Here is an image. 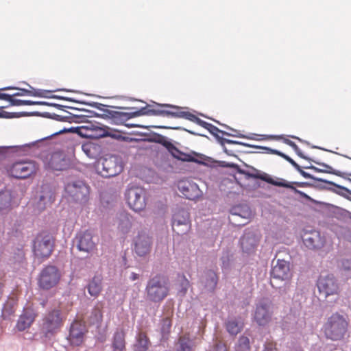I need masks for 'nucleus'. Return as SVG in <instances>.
Here are the masks:
<instances>
[{
    "label": "nucleus",
    "instance_id": "obj_1",
    "mask_svg": "<svg viewBox=\"0 0 351 351\" xmlns=\"http://www.w3.org/2000/svg\"><path fill=\"white\" fill-rule=\"evenodd\" d=\"M169 290V278L163 274H157L147 282L145 287L147 300L154 303H160L168 296Z\"/></svg>",
    "mask_w": 351,
    "mask_h": 351
},
{
    "label": "nucleus",
    "instance_id": "obj_12",
    "mask_svg": "<svg viewBox=\"0 0 351 351\" xmlns=\"http://www.w3.org/2000/svg\"><path fill=\"white\" fill-rule=\"evenodd\" d=\"M36 171L34 162L31 161H18L14 162L10 169V175L16 179H26Z\"/></svg>",
    "mask_w": 351,
    "mask_h": 351
},
{
    "label": "nucleus",
    "instance_id": "obj_5",
    "mask_svg": "<svg viewBox=\"0 0 351 351\" xmlns=\"http://www.w3.org/2000/svg\"><path fill=\"white\" fill-rule=\"evenodd\" d=\"M99 174L104 178H110L119 175L123 169L122 158L117 155H111L100 158L95 165Z\"/></svg>",
    "mask_w": 351,
    "mask_h": 351
},
{
    "label": "nucleus",
    "instance_id": "obj_48",
    "mask_svg": "<svg viewBox=\"0 0 351 351\" xmlns=\"http://www.w3.org/2000/svg\"><path fill=\"white\" fill-rule=\"evenodd\" d=\"M67 113L69 114V116H61V115L57 114L56 113H52L53 119L58 121H61V122L71 123L72 121H75L74 120L75 119H77V118L80 117V116L73 114L69 112H67Z\"/></svg>",
    "mask_w": 351,
    "mask_h": 351
},
{
    "label": "nucleus",
    "instance_id": "obj_41",
    "mask_svg": "<svg viewBox=\"0 0 351 351\" xmlns=\"http://www.w3.org/2000/svg\"><path fill=\"white\" fill-rule=\"evenodd\" d=\"M171 327V321L169 317L163 318L160 323V332L162 339H167Z\"/></svg>",
    "mask_w": 351,
    "mask_h": 351
},
{
    "label": "nucleus",
    "instance_id": "obj_10",
    "mask_svg": "<svg viewBox=\"0 0 351 351\" xmlns=\"http://www.w3.org/2000/svg\"><path fill=\"white\" fill-rule=\"evenodd\" d=\"M33 250L38 258H49L53 250L52 236L50 234L38 235L34 241Z\"/></svg>",
    "mask_w": 351,
    "mask_h": 351
},
{
    "label": "nucleus",
    "instance_id": "obj_62",
    "mask_svg": "<svg viewBox=\"0 0 351 351\" xmlns=\"http://www.w3.org/2000/svg\"><path fill=\"white\" fill-rule=\"evenodd\" d=\"M36 105L52 106V107L56 108V103H50V102H47V101H36Z\"/></svg>",
    "mask_w": 351,
    "mask_h": 351
},
{
    "label": "nucleus",
    "instance_id": "obj_49",
    "mask_svg": "<svg viewBox=\"0 0 351 351\" xmlns=\"http://www.w3.org/2000/svg\"><path fill=\"white\" fill-rule=\"evenodd\" d=\"M284 143H286L287 145H289L290 147H291L292 149L295 151V152L299 157H300L303 159L307 160H311V158H310L309 157L304 156L303 154L301 149L293 141H292L289 139L285 138L284 140Z\"/></svg>",
    "mask_w": 351,
    "mask_h": 351
},
{
    "label": "nucleus",
    "instance_id": "obj_15",
    "mask_svg": "<svg viewBox=\"0 0 351 351\" xmlns=\"http://www.w3.org/2000/svg\"><path fill=\"white\" fill-rule=\"evenodd\" d=\"M48 168L53 171H64L70 166V160L62 152H55L47 162Z\"/></svg>",
    "mask_w": 351,
    "mask_h": 351
},
{
    "label": "nucleus",
    "instance_id": "obj_24",
    "mask_svg": "<svg viewBox=\"0 0 351 351\" xmlns=\"http://www.w3.org/2000/svg\"><path fill=\"white\" fill-rule=\"evenodd\" d=\"M36 317V314L32 309H25L19 317L16 324V328L20 332L29 328L34 323Z\"/></svg>",
    "mask_w": 351,
    "mask_h": 351
},
{
    "label": "nucleus",
    "instance_id": "obj_35",
    "mask_svg": "<svg viewBox=\"0 0 351 351\" xmlns=\"http://www.w3.org/2000/svg\"><path fill=\"white\" fill-rule=\"evenodd\" d=\"M102 277L101 275L95 276L91 282H89V294L97 296L102 289Z\"/></svg>",
    "mask_w": 351,
    "mask_h": 351
},
{
    "label": "nucleus",
    "instance_id": "obj_22",
    "mask_svg": "<svg viewBox=\"0 0 351 351\" xmlns=\"http://www.w3.org/2000/svg\"><path fill=\"white\" fill-rule=\"evenodd\" d=\"M240 244L243 252L250 254L255 251L258 239L254 232L245 231L240 239Z\"/></svg>",
    "mask_w": 351,
    "mask_h": 351
},
{
    "label": "nucleus",
    "instance_id": "obj_58",
    "mask_svg": "<svg viewBox=\"0 0 351 351\" xmlns=\"http://www.w3.org/2000/svg\"><path fill=\"white\" fill-rule=\"evenodd\" d=\"M262 351H278L276 343L272 342L267 343L264 345Z\"/></svg>",
    "mask_w": 351,
    "mask_h": 351
},
{
    "label": "nucleus",
    "instance_id": "obj_18",
    "mask_svg": "<svg viewBox=\"0 0 351 351\" xmlns=\"http://www.w3.org/2000/svg\"><path fill=\"white\" fill-rule=\"evenodd\" d=\"M67 339L73 346H80L84 339V326L77 321L73 322L70 326Z\"/></svg>",
    "mask_w": 351,
    "mask_h": 351
},
{
    "label": "nucleus",
    "instance_id": "obj_45",
    "mask_svg": "<svg viewBox=\"0 0 351 351\" xmlns=\"http://www.w3.org/2000/svg\"><path fill=\"white\" fill-rule=\"evenodd\" d=\"M341 271L346 278H351V259H343L341 261Z\"/></svg>",
    "mask_w": 351,
    "mask_h": 351
},
{
    "label": "nucleus",
    "instance_id": "obj_8",
    "mask_svg": "<svg viewBox=\"0 0 351 351\" xmlns=\"http://www.w3.org/2000/svg\"><path fill=\"white\" fill-rule=\"evenodd\" d=\"M129 207L135 212H139L146 206V191L141 187H128L125 193Z\"/></svg>",
    "mask_w": 351,
    "mask_h": 351
},
{
    "label": "nucleus",
    "instance_id": "obj_64",
    "mask_svg": "<svg viewBox=\"0 0 351 351\" xmlns=\"http://www.w3.org/2000/svg\"><path fill=\"white\" fill-rule=\"evenodd\" d=\"M263 148L266 149V150H267V151H269V152H271L272 154H277V155H278V156H281L282 158H283V156L286 155L285 154H284V153H282V152H280L278 150H276V149H272L268 148V147H263Z\"/></svg>",
    "mask_w": 351,
    "mask_h": 351
},
{
    "label": "nucleus",
    "instance_id": "obj_56",
    "mask_svg": "<svg viewBox=\"0 0 351 351\" xmlns=\"http://www.w3.org/2000/svg\"><path fill=\"white\" fill-rule=\"evenodd\" d=\"M49 98L57 99H60V100H65V101H72V102H75V103H80V101H77V100L75 99L74 98L60 96V95H50Z\"/></svg>",
    "mask_w": 351,
    "mask_h": 351
},
{
    "label": "nucleus",
    "instance_id": "obj_37",
    "mask_svg": "<svg viewBox=\"0 0 351 351\" xmlns=\"http://www.w3.org/2000/svg\"><path fill=\"white\" fill-rule=\"evenodd\" d=\"M226 330L232 335H236L242 330L243 323L235 319H229L226 324Z\"/></svg>",
    "mask_w": 351,
    "mask_h": 351
},
{
    "label": "nucleus",
    "instance_id": "obj_55",
    "mask_svg": "<svg viewBox=\"0 0 351 351\" xmlns=\"http://www.w3.org/2000/svg\"><path fill=\"white\" fill-rule=\"evenodd\" d=\"M222 141H223L224 145L226 143H228V144H234V145H243L245 147H257L256 146L251 145L248 143H243V142H240V141H234V140H230V139H228V138H224Z\"/></svg>",
    "mask_w": 351,
    "mask_h": 351
},
{
    "label": "nucleus",
    "instance_id": "obj_36",
    "mask_svg": "<svg viewBox=\"0 0 351 351\" xmlns=\"http://www.w3.org/2000/svg\"><path fill=\"white\" fill-rule=\"evenodd\" d=\"M230 213L232 216L240 217L245 220L251 216V210L246 205H239L232 207L230 210Z\"/></svg>",
    "mask_w": 351,
    "mask_h": 351
},
{
    "label": "nucleus",
    "instance_id": "obj_3",
    "mask_svg": "<svg viewBox=\"0 0 351 351\" xmlns=\"http://www.w3.org/2000/svg\"><path fill=\"white\" fill-rule=\"evenodd\" d=\"M223 167H232L237 171V173L244 175L246 179L250 178H256L263 180L269 184H273L277 186H282L288 189H293L295 193L300 194L302 196H306V195L292 186L291 182H288L283 179H280V181H275L272 178L270 177L269 175L265 172H261V171L252 167V172H250L248 171L244 170L241 169L238 165L234 163H226ZM293 184L297 185L298 186H307L308 184L307 182H293Z\"/></svg>",
    "mask_w": 351,
    "mask_h": 351
},
{
    "label": "nucleus",
    "instance_id": "obj_31",
    "mask_svg": "<svg viewBox=\"0 0 351 351\" xmlns=\"http://www.w3.org/2000/svg\"><path fill=\"white\" fill-rule=\"evenodd\" d=\"M125 332L123 328H118L113 335L112 347L113 351H123L125 348Z\"/></svg>",
    "mask_w": 351,
    "mask_h": 351
},
{
    "label": "nucleus",
    "instance_id": "obj_25",
    "mask_svg": "<svg viewBox=\"0 0 351 351\" xmlns=\"http://www.w3.org/2000/svg\"><path fill=\"white\" fill-rule=\"evenodd\" d=\"M162 106H166L168 108L176 109V111L162 110V111L158 112L159 113H161L162 116L184 118V119H186L189 120L193 122H195V120L197 118V117L195 115L193 114L192 113H191L189 112L180 110V108H179L176 106L165 104V105H162Z\"/></svg>",
    "mask_w": 351,
    "mask_h": 351
},
{
    "label": "nucleus",
    "instance_id": "obj_46",
    "mask_svg": "<svg viewBox=\"0 0 351 351\" xmlns=\"http://www.w3.org/2000/svg\"><path fill=\"white\" fill-rule=\"evenodd\" d=\"M207 130L212 134H216V133H221L222 136H232L236 137H241V138H247L243 134H230V133L219 130L217 127L213 125V124H210ZM248 138H251L250 137H247Z\"/></svg>",
    "mask_w": 351,
    "mask_h": 351
},
{
    "label": "nucleus",
    "instance_id": "obj_27",
    "mask_svg": "<svg viewBox=\"0 0 351 351\" xmlns=\"http://www.w3.org/2000/svg\"><path fill=\"white\" fill-rule=\"evenodd\" d=\"M200 282L205 289L213 292L218 282V276L214 271L207 270L202 276Z\"/></svg>",
    "mask_w": 351,
    "mask_h": 351
},
{
    "label": "nucleus",
    "instance_id": "obj_30",
    "mask_svg": "<svg viewBox=\"0 0 351 351\" xmlns=\"http://www.w3.org/2000/svg\"><path fill=\"white\" fill-rule=\"evenodd\" d=\"M118 229L123 234L130 232L132 224V217L125 211L120 212L117 216Z\"/></svg>",
    "mask_w": 351,
    "mask_h": 351
},
{
    "label": "nucleus",
    "instance_id": "obj_14",
    "mask_svg": "<svg viewBox=\"0 0 351 351\" xmlns=\"http://www.w3.org/2000/svg\"><path fill=\"white\" fill-rule=\"evenodd\" d=\"M160 111H162V110L147 109V108H141L139 110L132 112L112 111L111 112H108V114L112 117V119L119 120H128L129 119L138 117L141 115H161V113L158 112Z\"/></svg>",
    "mask_w": 351,
    "mask_h": 351
},
{
    "label": "nucleus",
    "instance_id": "obj_53",
    "mask_svg": "<svg viewBox=\"0 0 351 351\" xmlns=\"http://www.w3.org/2000/svg\"><path fill=\"white\" fill-rule=\"evenodd\" d=\"M189 287V281L184 278L180 284V289L178 291V294L180 297H184Z\"/></svg>",
    "mask_w": 351,
    "mask_h": 351
},
{
    "label": "nucleus",
    "instance_id": "obj_13",
    "mask_svg": "<svg viewBox=\"0 0 351 351\" xmlns=\"http://www.w3.org/2000/svg\"><path fill=\"white\" fill-rule=\"evenodd\" d=\"M86 189L85 182L80 180L68 182L64 186L66 193L75 202L82 199L84 197V191Z\"/></svg>",
    "mask_w": 351,
    "mask_h": 351
},
{
    "label": "nucleus",
    "instance_id": "obj_29",
    "mask_svg": "<svg viewBox=\"0 0 351 351\" xmlns=\"http://www.w3.org/2000/svg\"><path fill=\"white\" fill-rule=\"evenodd\" d=\"M195 346L194 339H191L189 334H185L178 339L176 351H193Z\"/></svg>",
    "mask_w": 351,
    "mask_h": 351
},
{
    "label": "nucleus",
    "instance_id": "obj_32",
    "mask_svg": "<svg viewBox=\"0 0 351 351\" xmlns=\"http://www.w3.org/2000/svg\"><path fill=\"white\" fill-rule=\"evenodd\" d=\"M89 107H94L98 110L99 112H95V110H92L89 109V118L90 117H101V118H111L108 112H111L112 110H110L106 107L108 106L104 105L100 103L94 102L89 101Z\"/></svg>",
    "mask_w": 351,
    "mask_h": 351
},
{
    "label": "nucleus",
    "instance_id": "obj_47",
    "mask_svg": "<svg viewBox=\"0 0 351 351\" xmlns=\"http://www.w3.org/2000/svg\"><path fill=\"white\" fill-rule=\"evenodd\" d=\"M335 214L339 220L343 221L345 222L351 221V212L344 208L338 207L336 210Z\"/></svg>",
    "mask_w": 351,
    "mask_h": 351
},
{
    "label": "nucleus",
    "instance_id": "obj_51",
    "mask_svg": "<svg viewBox=\"0 0 351 351\" xmlns=\"http://www.w3.org/2000/svg\"><path fill=\"white\" fill-rule=\"evenodd\" d=\"M87 255L84 257L75 256L73 261L72 264L75 267V269H77V267H79V269H82L83 267H86L87 265Z\"/></svg>",
    "mask_w": 351,
    "mask_h": 351
},
{
    "label": "nucleus",
    "instance_id": "obj_42",
    "mask_svg": "<svg viewBox=\"0 0 351 351\" xmlns=\"http://www.w3.org/2000/svg\"><path fill=\"white\" fill-rule=\"evenodd\" d=\"M11 195L8 191H0V211L10 207Z\"/></svg>",
    "mask_w": 351,
    "mask_h": 351
},
{
    "label": "nucleus",
    "instance_id": "obj_33",
    "mask_svg": "<svg viewBox=\"0 0 351 351\" xmlns=\"http://www.w3.org/2000/svg\"><path fill=\"white\" fill-rule=\"evenodd\" d=\"M232 253L228 248L223 249L220 258L221 267L223 272H228L231 268Z\"/></svg>",
    "mask_w": 351,
    "mask_h": 351
},
{
    "label": "nucleus",
    "instance_id": "obj_50",
    "mask_svg": "<svg viewBox=\"0 0 351 351\" xmlns=\"http://www.w3.org/2000/svg\"><path fill=\"white\" fill-rule=\"evenodd\" d=\"M153 141L158 143L159 144H161L163 145L168 151L170 149L171 146L173 145V143L169 141V139L161 134H156L154 138L153 139Z\"/></svg>",
    "mask_w": 351,
    "mask_h": 351
},
{
    "label": "nucleus",
    "instance_id": "obj_57",
    "mask_svg": "<svg viewBox=\"0 0 351 351\" xmlns=\"http://www.w3.org/2000/svg\"><path fill=\"white\" fill-rule=\"evenodd\" d=\"M31 117L32 116H37L42 117L44 118L51 119H53L52 113L48 112H30Z\"/></svg>",
    "mask_w": 351,
    "mask_h": 351
},
{
    "label": "nucleus",
    "instance_id": "obj_21",
    "mask_svg": "<svg viewBox=\"0 0 351 351\" xmlns=\"http://www.w3.org/2000/svg\"><path fill=\"white\" fill-rule=\"evenodd\" d=\"M169 152L171 155L181 161L184 162H194L197 164H205L204 162L199 160L197 158H195L194 156H198L200 158H203L205 157L204 155L198 154L195 152H191V153H184L178 149L173 144L169 150Z\"/></svg>",
    "mask_w": 351,
    "mask_h": 351
},
{
    "label": "nucleus",
    "instance_id": "obj_59",
    "mask_svg": "<svg viewBox=\"0 0 351 351\" xmlns=\"http://www.w3.org/2000/svg\"><path fill=\"white\" fill-rule=\"evenodd\" d=\"M79 128H81L82 130L76 131L75 133L82 137L88 138V126H82Z\"/></svg>",
    "mask_w": 351,
    "mask_h": 351
},
{
    "label": "nucleus",
    "instance_id": "obj_23",
    "mask_svg": "<svg viewBox=\"0 0 351 351\" xmlns=\"http://www.w3.org/2000/svg\"><path fill=\"white\" fill-rule=\"evenodd\" d=\"M298 169H295L300 173L301 176H302L304 178H307V179H311V180H315V181H318V182H324V183H326V184H330V185H332L338 189H339L341 191H336L335 189H330V190H331L332 191L336 193L338 195H340L344 197H346L348 198V199H350L349 197H348L346 196V195L342 191H345L349 194L351 195V191L350 189H348V188L345 187V186H341V185H339L337 184H335V182H331V181H328V180H326L325 179H323V178H317L306 171H304V170L302 169L301 167L299 165ZM351 200V199H350Z\"/></svg>",
    "mask_w": 351,
    "mask_h": 351
},
{
    "label": "nucleus",
    "instance_id": "obj_40",
    "mask_svg": "<svg viewBox=\"0 0 351 351\" xmlns=\"http://www.w3.org/2000/svg\"><path fill=\"white\" fill-rule=\"evenodd\" d=\"M311 161H313L315 164L324 167L325 168L324 169V173L333 174V175H335V176L343 178H345L346 175L348 176L349 173H344V172H341L340 171L334 169L331 166H330V165H327V164H326L324 162H318L317 160H312V159H311Z\"/></svg>",
    "mask_w": 351,
    "mask_h": 351
},
{
    "label": "nucleus",
    "instance_id": "obj_34",
    "mask_svg": "<svg viewBox=\"0 0 351 351\" xmlns=\"http://www.w3.org/2000/svg\"><path fill=\"white\" fill-rule=\"evenodd\" d=\"M136 339L134 351H147L149 348V341L146 335L143 332H139Z\"/></svg>",
    "mask_w": 351,
    "mask_h": 351
},
{
    "label": "nucleus",
    "instance_id": "obj_28",
    "mask_svg": "<svg viewBox=\"0 0 351 351\" xmlns=\"http://www.w3.org/2000/svg\"><path fill=\"white\" fill-rule=\"evenodd\" d=\"M107 127H105L99 123H93L89 121V139H98L106 136H113L112 134L109 133L107 130Z\"/></svg>",
    "mask_w": 351,
    "mask_h": 351
},
{
    "label": "nucleus",
    "instance_id": "obj_2",
    "mask_svg": "<svg viewBox=\"0 0 351 351\" xmlns=\"http://www.w3.org/2000/svg\"><path fill=\"white\" fill-rule=\"evenodd\" d=\"M64 317L60 309L54 308L46 311L39 322V329L43 337L51 339L56 336L64 325Z\"/></svg>",
    "mask_w": 351,
    "mask_h": 351
},
{
    "label": "nucleus",
    "instance_id": "obj_7",
    "mask_svg": "<svg viewBox=\"0 0 351 351\" xmlns=\"http://www.w3.org/2000/svg\"><path fill=\"white\" fill-rule=\"evenodd\" d=\"M274 305L268 298L259 300L254 306L252 319L259 326H265L272 320Z\"/></svg>",
    "mask_w": 351,
    "mask_h": 351
},
{
    "label": "nucleus",
    "instance_id": "obj_19",
    "mask_svg": "<svg viewBox=\"0 0 351 351\" xmlns=\"http://www.w3.org/2000/svg\"><path fill=\"white\" fill-rule=\"evenodd\" d=\"M178 188L186 199L193 200L200 195L199 186L193 182L181 180L178 184Z\"/></svg>",
    "mask_w": 351,
    "mask_h": 351
},
{
    "label": "nucleus",
    "instance_id": "obj_38",
    "mask_svg": "<svg viewBox=\"0 0 351 351\" xmlns=\"http://www.w3.org/2000/svg\"><path fill=\"white\" fill-rule=\"evenodd\" d=\"M102 313L99 308H94L91 313V316L89 317V327L95 326L97 329L101 326L102 322Z\"/></svg>",
    "mask_w": 351,
    "mask_h": 351
},
{
    "label": "nucleus",
    "instance_id": "obj_11",
    "mask_svg": "<svg viewBox=\"0 0 351 351\" xmlns=\"http://www.w3.org/2000/svg\"><path fill=\"white\" fill-rule=\"evenodd\" d=\"M317 287L319 293L325 298L329 295H337L339 291L337 280L332 274L320 276L317 280Z\"/></svg>",
    "mask_w": 351,
    "mask_h": 351
},
{
    "label": "nucleus",
    "instance_id": "obj_6",
    "mask_svg": "<svg viewBox=\"0 0 351 351\" xmlns=\"http://www.w3.org/2000/svg\"><path fill=\"white\" fill-rule=\"evenodd\" d=\"M62 277L60 269L53 265H45L37 278V285L40 289L49 291L57 287Z\"/></svg>",
    "mask_w": 351,
    "mask_h": 351
},
{
    "label": "nucleus",
    "instance_id": "obj_44",
    "mask_svg": "<svg viewBox=\"0 0 351 351\" xmlns=\"http://www.w3.org/2000/svg\"><path fill=\"white\" fill-rule=\"evenodd\" d=\"M250 342L248 337L241 336L236 345V351H250Z\"/></svg>",
    "mask_w": 351,
    "mask_h": 351
},
{
    "label": "nucleus",
    "instance_id": "obj_4",
    "mask_svg": "<svg viewBox=\"0 0 351 351\" xmlns=\"http://www.w3.org/2000/svg\"><path fill=\"white\" fill-rule=\"evenodd\" d=\"M348 323L345 317L336 313L330 316L324 324L323 330L325 337L332 341H339L344 338L348 330Z\"/></svg>",
    "mask_w": 351,
    "mask_h": 351
},
{
    "label": "nucleus",
    "instance_id": "obj_26",
    "mask_svg": "<svg viewBox=\"0 0 351 351\" xmlns=\"http://www.w3.org/2000/svg\"><path fill=\"white\" fill-rule=\"evenodd\" d=\"M78 252L88 253V230L77 233L73 239L72 250Z\"/></svg>",
    "mask_w": 351,
    "mask_h": 351
},
{
    "label": "nucleus",
    "instance_id": "obj_43",
    "mask_svg": "<svg viewBox=\"0 0 351 351\" xmlns=\"http://www.w3.org/2000/svg\"><path fill=\"white\" fill-rule=\"evenodd\" d=\"M23 91H24L27 95L28 96H33V97H44V98H49L50 96V93H52V90H42V89H34V90H30L27 89H22Z\"/></svg>",
    "mask_w": 351,
    "mask_h": 351
},
{
    "label": "nucleus",
    "instance_id": "obj_39",
    "mask_svg": "<svg viewBox=\"0 0 351 351\" xmlns=\"http://www.w3.org/2000/svg\"><path fill=\"white\" fill-rule=\"evenodd\" d=\"M66 132H68V128H63V129H62V130H59L58 132H53V134H50L49 136H47L46 137H43L41 139L37 140V141H36L34 142H32V143H28V144H25V145L21 146V148L39 146L40 144H42L45 141L50 139L51 137H53L54 136H56V135H58V134H63V133H66Z\"/></svg>",
    "mask_w": 351,
    "mask_h": 351
},
{
    "label": "nucleus",
    "instance_id": "obj_9",
    "mask_svg": "<svg viewBox=\"0 0 351 351\" xmlns=\"http://www.w3.org/2000/svg\"><path fill=\"white\" fill-rule=\"evenodd\" d=\"M189 212L183 208H176L171 219L173 231L178 234H184L190 229Z\"/></svg>",
    "mask_w": 351,
    "mask_h": 351
},
{
    "label": "nucleus",
    "instance_id": "obj_20",
    "mask_svg": "<svg viewBox=\"0 0 351 351\" xmlns=\"http://www.w3.org/2000/svg\"><path fill=\"white\" fill-rule=\"evenodd\" d=\"M302 241L306 247L315 250L322 248L325 243L324 238L322 237L320 232L317 230H312L306 232L302 237Z\"/></svg>",
    "mask_w": 351,
    "mask_h": 351
},
{
    "label": "nucleus",
    "instance_id": "obj_16",
    "mask_svg": "<svg viewBox=\"0 0 351 351\" xmlns=\"http://www.w3.org/2000/svg\"><path fill=\"white\" fill-rule=\"evenodd\" d=\"M291 276L289 263L283 259H278L271 271L272 279L287 280L291 278Z\"/></svg>",
    "mask_w": 351,
    "mask_h": 351
},
{
    "label": "nucleus",
    "instance_id": "obj_61",
    "mask_svg": "<svg viewBox=\"0 0 351 351\" xmlns=\"http://www.w3.org/2000/svg\"><path fill=\"white\" fill-rule=\"evenodd\" d=\"M283 158H285L287 161H288L295 169H298L299 165L296 163L291 157L287 155L283 156Z\"/></svg>",
    "mask_w": 351,
    "mask_h": 351
},
{
    "label": "nucleus",
    "instance_id": "obj_60",
    "mask_svg": "<svg viewBox=\"0 0 351 351\" xmlns=\"http://www.w3.org/2000/svg\"><path fill=\"white\" fill-rule=\"evenodd\" d=\"M195 123H197V125L204 128L205 129L207 130V128H208V126L210 125V123H208V122H206L202 119H200L199 118L197 117L196 119L195 120Z\"/></svg>",
    "mask_w": 351,
    "mask_h": 351
},
{
    "label": "nucleus",
    "instance_id": "obj_54",
    "mask_svg": "<svg viewBox=\"0 0 351 351\" xmlns=\"http://www.w3.org/2000/svg\"><path fill=\"white\" fill-rule=\"evenodd\" d=\"M36 101H31V100H22V99H14L12 98V100L10 101V105L12 106H22V105H27V106H32L36 105Z\"/></svg>",
    "mask_w": 351,
    "mask_h": 351
},
{
    "label": "nucleus",
    "instance_id": "obj_52",
    "mask_svg": "<svg viewBox=\"0 0 351 351\" xmlns=\"http://www.w3.org/2000/svg\"><path fill=\"white\" fill-rule=\"evenodd\" d=\"M23 117H31L30 112H3V119H14L20 118Z\"/></svg>",
    "mask_w": 351,
    "mask_h": 351
},
{
    "label": "nucleus",
    "instance_id": "obj_63",
    "mask_svg": "<svg viewBox=\"0 0 351 351\" xmlns=\"http://www.w3.org/2000/svg\"><path fill=\"white\" fill-rule=\"evenodd\" d=\"M13 97V95H9L7 93H0V99L8 101L10 103L12 98Z\"/></svg>",
    "mask_w": 351,
    "mask_h": 351
},
{
    "label": "nucleus",
    "instance_id": "obj_17",
    "mask_svg": "<svg viewBox=\"0 0 351 351\" xmlns=\"http://www.w3.org/2000/svg\"><path fill=\"white\" fill-rule=\"evenodd\" d=\"M152 238L145 232H139L134 239V250L139 256H143L149 252L152 246Z\"/></svg>",
    "mask_w": 351,
    "mask_h": 351
}]
</instances>
